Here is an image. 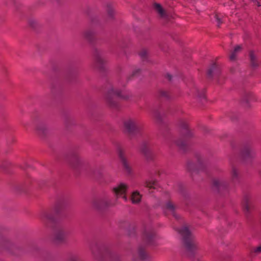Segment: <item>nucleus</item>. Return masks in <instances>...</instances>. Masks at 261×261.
<instances>
[{
  "mask_svg": "<svg viewBox=\"0 0 261 261\" xmlns=\"http://www.w3.org/2000/svg\"><path fill=\"white\" fill-rule=\"evenodd\" d=\"M246 151V154H249L250 153V150L249 149H247Z\"/></svg>",
  "mask_w": 261,
  "mask_h": 261,
  "instance_id": "bb28decb",
  "label": "nucleus"
},
{
  "mask_svg": "<svg viewBox=\"0 0 261 261\" xmlns=\"http://www.w3.org/2000/svg\"><path fill=\"white\" fill-rule=\"evenodd\" d=\"M178 231L183 237V240L187 250L189 252H193L196 248V245L188 228L186 226L182 227L179 229Z\"/></svg>",
  "mask_w": 261,
  "mask_h": 261,
  "instance_id": "f257e3e1",
  "label": "nucleus"
},
{
  "mask_svg": "<svg viewBox=\"0 0 261 261\" xmlns=\"http://www.w3.org/2000/svg\"><path fill=\"white\" fill-rule=\"evenodd\" d=\"M176 144L178 146H179L180 148L184 149L186 145V143L185 141H177Z\"/></svg>",
  "mask_w": 261,
  "mask_h": 261,
  "instance_id": "6ab92c4d",
  "label": "nucleus"
},
{
  "mask_svg": "<svg viewBox=\"0 0 261 261\" xmlns=\"http://www.w3.org/2000/svg\"><path fill=\"white\" fill-rule=\"evenodd\" d=\"M161 95L162 96H164V97H167L168 96V94L165 91H162L161 92Z\"/></svg>",
  "mask_w": 261,
  "mask_h": 261,
  "instance_id": "5701e85b",
  "label": "nucleus"
},
{
  "mask_svg": "<svg viewBox=\"0 0 261 261\" xmlns=\"http://www.w3.org/2000/svg\"><path fill=\"white\" fill-rule=\"evenodd\" d=\"M260 253H261V245L252 248L250 251L251 255H253L254 254H258Z\"/></svg>",
  "mask_w": 261,
  "mask_h": 261,
  "instance_id": "2eb2a0df",
  "label": "nucleus"
},
{
  "mask_svg": "<svg viewBox=\"0 0 261 261\" xmlns=\"http://www.w3.org/2000/svg\"><path fill=\"white\" fill-rule=\"evenodd\" d=\"M127 96L122 94V92L119 90H115L113 88L110 89L107 92L106 99L107 102L111 107H116L117 100L119 99H126Z\"/></svg>",
  "mask_w": 261,
  "mask_h": 261,
  "instance_id": "f03ea898",
  "label": "nucleus"
},
{
  "mask_svg": "<svg viewBox=\"0 0 261 261\" xmlns=\"http://www.w3.org/2000/svg\"><path fill=\"white\" fill-rule=\"evenodd\" d=\"M138 254L139 258L141 260H145L147 258V254H146L144 250L141 248H140L138 250Z\"/></svg>",
  "mask_w": 261,
  "mask_h": 261,
  "instance_id": "4468645a",
  "label": "nucleus"
},
{
  "mask_svg": "<svg viewBox=\"0 0 261 261\" xmlns=\"http://www.w3.org/2000/svg\"><path fill=\"white\" fill-rule=\"evenodd\" d=\"M146 187L148 188L149 189H155L158 186V184L156 181L150 179L146 181Z\"/></svg>",
  "mask_w": 261,
  "mask_h": 261,
  "instance_id": "9b49d317",
  "label": "nucleus"
},
{
  "mask_svg": "<svg viewBox=\"0 0 261 261\" xmlns=\"http://www.w3.org/2000/svg\"><path fill=\"white\" fill-rule=\"evenodd\" d=\"M139 55L142 59H144L147 55V52L146 50H142Z\"/></svg>",
  "mask_w": 261,
  "mask_h": 261,
  "instance_id": "412c9836",
  "label": "nucleus"
},
{
  "mask_svg": "<svg viewBox=\"0 0 261 261\" xmlns=\"http://www.w3.org/2000/svg\"><path fill=\"white\" fill-rule=\"evenodd\" d=\"M254 3H255L258 7H259L260 5L259 3L257 0H252Z\"/></svg>",
  "mask_w": 261,
  "mask_h": 261,
  "instance_id": "b1692460",
  "label": "nucleus"
},
{
  "mask_svg": "<svg viewBox=\"0 0 261 261\" xmlns=\"http://www.w3.org/2000/svg\"><path fill=\"white\" fill-rule=\"evenodd\" d=\"M154 7L161 16H164L165 15L164 11L160 4L155 3L154 4Z\"/></svg>",
  "mask_w": 261,
  "mask_h": 261,
  "instance_id": "f8f14e48",
  "label": "nucleus"
},
{
  "mask_svg": "<svg viewBox=\"0 0 261 261\" xmlns=\"http://www.w3.org/2000/svg\"><path fill=\"white\" fill-rule=\"evenodd\" d=\"M167 76L169 80H171L172 79V76L170 74H167Z\"/></svg>",
  "mask_w": 261,
  "mask_h": 261,
  "instance_id": "393cba45",
  "label": "nucleus"
},
{
  "mask_svg": "<svg viewBox=\"0 0 261 261\" xmlns=\"http://www.w3.org/2000/svg\"><path fill=\"white\" fill-rule=\"evenodd\" d=\"M124 126L126 131L130 134L134 133L138 129L136 123L132 120L125 121Z\"/></svg>",
  "mask_w": 261,
  "mask_h": 261,
  "instance_id": "20e7f679",
  "label": "nucleus"
},
{
  "mask_svg": "<svg viewBox=\"0 0 261 261\" xmlns=\"http://www.w3.org/2000/svg\"><path fill=\"white\" fill-rule=\"evenodd\" d=\"M181 127L184 129L185 136L186 137H190L192 135L191 132L189 130L188 128V124L186 122H181Z\"/></svg>",
  "mask_w": 261,
  "mask_h": 261,
  "instance_id": "1a4fd4ad",
  "label": "nucleus"
},
{
  "mask_svg": "<svg viewBox=\"0 0 261 261\" xmlns=\"http://www.w3.org/2000/svg\"><path fill=\"white\" fill-rule=\"evenodd\" d=\"M166 208L170 211L171 213V214L173 215L174 217H175L176 218H177V216L175 213L174 210L175 207L171 202H169L166 203Z\"/></svg>",
  "mask_w": 261,
  "mask_h": 261,
  "instance_id": "9d476101",
  "label": "nucleus"
},
{
  "mask_svg": "<svg viewBox=\"0 0 261 261\" xmlns=\"http://www.w3.org/2000/svg\"><path fill=\"white\" fill-rule=\"evenodd\" d=\"M98 62H101V61H102V59L101 58H98Z\"/></svg>",
  "mask_w": 261,
  "mask_h": 261,
  "instance_id": "c85d7f7f",
  "label": "nucleus"
},
{
  "mask_svg": "<svg viewBox=\"0 0 261 261\" xmlns=\"http://www.w3.org/2000/svg\"><path fill=\"white\" fill-rule=\"evenodd\" d=\"M216 68V65L215 64H214L212 65V66L211 67L210 69H208L207 72V74L208 76L211 77L213 75V73L214 71Z\"/></svg>",
  "mask_w": 261,
  "mask_h": 261,
  "instance_id": "f3484780",
  "label": "nucleus"
},
{
  "mask_svg": "<svg viewBox=\"0 0 261 261\" xmlns=\"http://www.w3.org/2000/svg\"><path fill=\"white\" fill-rule=\"evenodd\" d=\"M127 186L123 183H121L113 189L114 193L117 198L122 197L124 201L127 200V197L125 195L127 190Z\"/></svg>",
  "mask_w": 261,
  "mask_h": 261,
  "instance_id": "7ed1b4c3",
  "label": "nucleus"
},
{
  "mask_svg": "<svg viewBox=\"0 0 261 261\" xmlns=\"http://www.w3.org/2000/svg\"><path fill=\"white\" fill-rule=\"evenodd\" d=\"M232 176L233 179H234V178L237 177V176H238V172H237V170L236 169H233L232 173Z\"/></svg>",
  "mask_w": 261,
  "mask_h": 261,
  "instance_id": "4be33fe9",
  "label": "nucleus"
},
{
  "mask_svg": "<svg viewBox=\"0 0 261 261\" xmlns=\"http://www.w3.org/2000/svg\"><path fill=\"white\" fill-rule=\"evenodd\" d=\"M42 217L44 220H52L51 217L47 213H44Z\"/></svg>",
  "mask_w": 261,
  "mask_h": 261,
  "instance_id": "aec40b11",
  "label": "nucleus"
},
{
  "mask_svg": "<svg viewBox=\"0 0 261 261\" xmlns=\"http://www.w3.org/2000/svg\"><path fill=\"white\" fill-rule=\"evenodd\" d=\"M241 46L240 45H237L234 47V50L232 51V53H231V54L229 56V58H230V60L234 61L236 60V57H237V53L239 51H240L241 50Z\"/></svg>",
  "mask_w": 261,
  "mask_h": 261,
  "instance_id": "6e6552de",
  "label": "nucleus"
},
{
  "mask_svg": "<svg viewBox=\"0 0 261 261\" xmlns=\"http://www.w3.org/2000/svg\"><path fill=\"white\" fill-rule=\"evenodd\" d=\"M65 237V234L62 231H59L57 232L55 237V240L57 241H62Z\"/></svg>",
  "mask_w": 261,
  "mask_h": 261,
  "instance_id": "ddd939ff",
  "label": "nucleus"
},
{
  "mask_svg": "<svg viewBox=\"0 0 261 261\" xmlns=\"http://www.w3.org/2000/svg\"><path fill=\"white\" fill-rule=\"evenodd\" d=\"M141 198V196L140 194L137 192L135 191L132 193L131 196V200L132 203H137L140 202Z\"/></svg>",
  "mask_w": 261,
  "mask_h": 261,
  "instance_id": "0eeeda50",
  "label": "nucleus"
},
{
  "mask_svg": "<svg viewBox=\"0 0 261 261\" xmlns=\"http://www.w3.org/2000/svg\"><path fill=\"white\" fill-rule=\"evenodd\" d=\"M118 154H119V156L121 161V162H122L124 168L125 169L126 171L128 173H129L130 172V168L124 158L123 152L121 149H119Z\"/></svg>",
  "mask_w": 261,
  "mask_h": 261,
  "instance_id": "39448f33",
  "label": "nucleus"
},
{
  "mask_svg": "<svg viewBox=\"0 0 261 261\" xmlns=\"http://www.w3.org/2000/svg\"><path fill=\"white\" fill-rule=\"evenodd\" d=\"M217 19V20H218V22L220 24V20L219 19Z\"/></svg>",
  "mask_w": 261,
  "mask_h": 261,
  "instance_id": "c756f323",
  "label": "nucleus"
},
{
  "mask_svg": "<svg viewBox=\"0 0 261 261\" xmlns=\"http://www.w3.org/2000/svg\"><path fill=\"white\" fill-rule=\"evenodd\" d=\"M153 238V236L151 233H145L144 234V239L148 244L150 243V241Z\"/></svg>",
  "mask_w": 261,
  "mask_h": 261,
  "instance_id": "a211bd4d",
  "label": "nucleus"
},
{
  "mask_svg": "<svg viewBox=\"0 0 261 261\" xmlns=\"http://www.w3.org/2000/svg\"><path fill=\"white\" fill-rule=\"evenodd\" d=\"M246 208L247 209V211H248L249 210V207H248V205L247 204L246 206Z\"/></svg>",
  "mask_w": 261,
  "mask_h": 261,
  "instance_id": "cd10ccee",
  "label": "nucleus"
},
{
  "mask_svg": "<svg viewBox=\"0 0 261 261\" xmlns=\"http://www.w3.org/2000/svg\"><path fill=\"white\" fill-rule=\"evenodd\" d=\"M213 187L218 190H221L226 187L225 182L218 179L213 180Z\"/></svg>",
  "mask_w": 261,
  "mask_h": 261,
  "instance_id": "423d86ee",
  "label": "nucleus"
},
{
  "mask_svg": "<svg viewBox=\"0 0 261 261\" xmlns=\"http://www.w3.org/2000/svg\"><path fill=\"white\" fill-rule=\"evenodd\" d=\"M142 151L144 154H146L147 150L146 149H143Z\"/></svg>",
  "mask_w": 261,
  "mask_h": 261,
  "instance_id": "a878e982",
  "label": "nucleus"
},
{
  "mask_svg": "<svg viewBox=\"0 0 261 261\" xmlns=\"http://www.w3.org/2000/svg\"><path fill=\"white\" fill-rule=\"evenodd\" d=\"M249 56H250V59L251 60L252 66L253 67H256L257 64L255 62V57L254 55L253 52L250 51Z\"/></svg>",
  "mask_w": 261,
  "mask_h": 261,
  "instance_id": "dca6fc26",
  "label": "nucleus"
}]
</instances>
